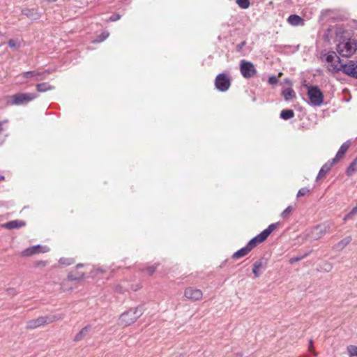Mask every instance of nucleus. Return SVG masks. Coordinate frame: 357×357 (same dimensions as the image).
I'll return each instance as SVG.
<instances>
[{
  "mask_svg": "<svg viewBox=\"0 0 357 357\" xmlns=\"http://www.w3.org/2000/svg\"><path fill=\"white\" fill-rule=\"evenodd\" d=\"M36 90L38 92L43 93L47 91H50L54 89V86L50 85L47 82H43L40 84H37L36 86Z\"/></svg>",
  "mask_w": 357,
  "mask_h": 357,
  "instance_id": "nucleus-20",
  "label": "nucleus"
},
{
  "mask_svg": "<svg viewBox=\"0 0 357 357\" xmlns=\"http://www.w3.org/2000/svg\"><path fill=\"white\" fill-rule=\"evenodd\" d=\"M5 179V177L3 176L0 175V181H3Z\"/></svg>",
  "mask_w": 357,
  "mask_h": 357,
  "instance_id": "nucleus-46",
  "label": "nucleus"
},
{
  "mask_svg": "<svg viewBox=\"0 0 357 357\" xmlns=\"http://www.w3.org/2000/svg\"><path fill=\"white\" fill-rule=\"evenodd\" d=\"M8 45L11 48H15V47H20V44L18 43L17 40H14V39H10L8 40Z\"/></svg>",
  "mask_w": 357,
  "mask_h": 357,
  "instance_id": "nucleus-35",
  "label": "nucleus"
},
{
  "mask_svg": "<svg viewBox=\"0 0 357 357\" xmlns=\"http://www.w3.org/2000/svg\"><path fill=\"white\" fill-rule=\"evenodd\" d=\"M307 96L312 105L319 107L324 102V94L317 86H307Z\"/></svg>",
  "mask_w": 357,
  "mask_h": 357,
  "instance_id": "nucleus-6",
  "label": "nucleus"
},
{
  "mask_svg": "<svg viewBox=\"0 0 357 357\" xmlns=\"http://www.w3.org/2000/svg\"><path fill=\"white\" fill-rule=\"evenodd\" d=\"M309 350L312 351L314 356H317V353L313 351V342L312 340L310 341Z\"/></svg>",
  "mask_w": 357,
  "mask_h": 357,
  "instance_id": "nucleus-41",
  "label": "nucleus"
},
{
  "mask_svg": "<svg viewBox=\"0 0 357 357\" xmlns=\"http://www.w3.org/2000/svg\"><path fill=\"white\" fill-rule=\"evenodd\" d=\"M157 266H158L157 264L149 266L146 267L145 268L142 269V271H146L149 275H152L154 273V272L155 271Z\"/></svg>",
  "mask_w": 357,
  "mask_h": 357,
  "instance_id": "nucleus-29",
  "label": "nucleus"
},
{
  "mask_svg": "<svg viewBox=\"0 0 357 357\" xmlns=\"http://www.w3.org/2000/svg\"><path fill=\"white\" fill-rule=\"evenodd\" d=\"M315 231H319V235L318 236V238H321V236H323L324 234H326L327 228L326 227L322 228V227L318 226L315 228Z\"/></svg>",
  "mask_w": 357,
  "mask_h": 357,
  "instance_id": "nucleus-32",
  "label": "nucleus"
},
{
  "mask_svg": "<svg viewBox=\"0 0 357 357\" xmlns=\"http://www.w3.org/2000/svg\"><path fill=\"white\" fill-rule=\"evenodd\" d=\"M335 163L333 162L332 160L331 162H328V163H326L324 164L321 169L319 170V173H318V175L317 176V180H319V179H321L324 177H325V176L327 174V173L331 170V169L332 168V167L335 165Z\"/></svg>",
  "mask_w": 357,
  "mask_h": 357,
  "instance_id": "nucleus-17",
  "label": "nucleus"
},
{
  "mask_svg": "<svg viewBox=\"0 0 357 357\" xmlns=\"http://www.w3.org/2000/svg\"><path fill=\"white\" fill-rule=\"evenodd\" d=\"M347 352L349 355V357H355L357 356V346L355 345H349L347 347Z\"/></svg>",
  "mask_w": 357,
  "mask_h": 357,
  "instance_id": "nucleus-27",
  "label": "nucleus"
},
{
  "mask_svg": "<svg viewBox=\"0 0 357 357\" xmlns=\"http://www.w3.org/2000/svg\"><path fill=\"white\" fill-rule=\"evenodd\" d=\"M278 222L271 224L266 229L252 238L245 247L234 252L232 255V258L239 259L246 256L258 244L264 242L268 237V236L278 227Z\"/></svg>",
  "mask_w": 357,
  "mask_h": 357,
  "instance_id": "nucleus-1",
  "label": "nucleus"
},
{
  "mask_svg": "<svg viewBox=\"0 0 357 357\" xmlns=\"http://www.w3.org/2000/svg\"><path fill=\"white\" fill-rule=\"evenodd\" d=\"M84 276V273H82L80 275H79L77 277H74L72 273H69L68 275V279H70L71 280H77L82 279Z\"/></svg>",
  "mask_w": 357,
  "mask_h": 357,
  "instance_id": "nucleus-37",
  "label": "nucleus"
},
{
  "mask_svg": "<svg viewBox=\"0 0 357 357\" xmlns=\"http://www.w3.org/2000/svg\"><path fill=\"white\" fill-rule=\"evenodd\" d=\"M302 259H303V256L302 257H299L291 258L289 259V263L292 264H294V263H295L296 261H298L301 260Z\"/></svg>",
  "mask_w": 357,
  "mask_h": 357,
  "instance_id": "nucleus-40",
  "label": "nucleus"
},
{
  "mask_svg": "<svg viewBox=\"0 0 357 357\" xmlns=\"http://www.w3.org/2000/svg\"><path fill=\"white\" fill-rule=\"evenodd\" d=\"M357 172V156L353 160V162L350 164L347 169V175L350 176L353 175L355 172Z\"/></svg>",
  "mask_w": 357,
  "mask_h": 357,
  "instance_id": "nucleus-24",
  "label": "nucleus"
},
{
  "mask_svg": "<svg viewBox=\"0 0 357 357\" xmlns=\"http://www.w3.org/2000/svg\"><path fill=\"white\" fill-rule=\"evenodd\" d=\"M294 116V112L292 109H283L280 112V117L282 119L288 120Z\"/></svg>",
  "mask_w": 357,
  "mask_h": 357,
  "instance_id": "nucleus-25",
  "label": "nucleus"
},
{
  "mask_svg": "<svg viewBox=\"0 0 357 357\" xmlns=\"http://www.w3.org/2000/svg\"><path fill=\"white\" fill-rule=\"evenodd\" d=\"M357 49V44L354 40H349L337 45V53L343 57H349L353 55Z\"/></svg>",
  "mask_w": 357,
  "mask_h": 357,
  "instance_id": "nucleus-5",
  "label": "nucleus"
},
{
  "mask_svg": "<svg viewBox=\"0 0 357 357\" xmlns=\"http://www.w3.org/2000/svg\"><path fill=\"white\" fill-rule=\"evenodd\" d=\"M246 44V42L245 41H243L241 42V43L238 44L236 45V50L237 51L240 52L242 50L243 47Z\"/></svg>",
  "mask_w": 357,
  "mask_h": 357,
  "instance_id": "nucleus-39",
  "label": "nucleus"
},
{
  "mask_svg": "<svg viewBox=\"0 0 357 357\" xmlns=\"http://www.w3.org/2000/svg\"><path fill=\"white\" fill-rule=\"evenodd\" d=\"M287 22L292 26L303 25L304 20L297 15H291L287 18Z\"/></svg>",
  "mask_w": 357,
  "mask_h": 357,
  "instance_id": "nucleus-18",
  "label": "nucleus"
},
{
  "mask_svg": "<svg viewBox=\"0 0 357 357\" xmlns=\"http://www.w3.org/2000/svg\"><path fill=\"white\" fill-rule=\"evenodd\" d=\"M90 330V326L84 327L74 337L75 342H79L84 338Z\"/></svg>",
  "mask_w": 357,
  "mask_h": 357,
  "instance_id": "nucleus-22",
  "label": "nucleus"
},
{
  "mask_svg": "<svg viewBox=\"0 0 357 357\" xmlns=\"http://www.w3.org/2000/svg\"><path fill=\"white\" fill-rule=\"evenodd\" d=\"M22 13L23 15H26L29 18L34 20L37 19L39 17L38 10L35 8H24L22 10Z\"/></svg>",
  "mask_w": 357,
  "mask_h": 357,
  "instance_id": "nucleus-19",
  "label": "nucleus"
},
{
  "mask_svg": "<svg viewBox=\"0 0 357 357\" xmlns=\"http://www.w3.org/2000/svg\"><path fill=\"white\" fill-rule=\"evenodd\" d=\"M240 70L242 75L245 78H250L254 77L257 70L252 62L246 61L245 60H242L240 64Z\"/></svg>",
  "mask_w": 357,
  "mask_h": 357,
  "instance_id": "nucleus-9",
  "label": "nucleus"
},
{
  "mask_svg": "<svg viewBox=\"0 0 357 357\" xmlns=\"http://www.w3.org/2000/svg\"><path fill=\"white\" fill-rule=\"evenodd\" d=\"M278 82V79L275 76H271L268 78V83L271 85L276 84Z\"/></svg>",
  "mask_w": 357,
  "mask_h": 357,
  "instance_id": "nucleus-38",
  "label": "nucleus"
},
{
  "mask_svg": "<svg viewBox=\"0 0 357 357\" xmlns=\"http://www.w3.org/2000/svg\"><path fill=\"white\" fill-rule=\"evenodd\" d=\"M309 192H310V189H308L307 188H302L298 190V192L297 193V197L304 196V195H307Z\"/></svg>",
  "mask_w": 357,
  "mask_h": 357,
  "instance_id": "nucleus-33",
  "label": "nucleus"
},
{
  "mask_svg": "<svg viewBox=\"0 0 357 357\" xmlns=\"http://www.w3.org/2000/svg\"><path fill=\"white\" fill-rule=\"evenodd\" d=\"M293 210V208L292 206H289L286 209H284L282 213H281V217L283 218V219H286L287 218H289V216L290 215V214L291 213V211Z\"/></svg>",
  "mask_w": 357,
  "mask_h": 357,
  "instance_id": "nucleus-30",
  "label": "nucleus"
},
{
  "mask_svg": "<svg viewBox=\"0 0 357 357\" xmlns=\"http://www.w3.org/2000/svg\"><path fill=\"white\" fill-rule=\"evenodd\" d=\"M26 225L25 221L22 220H14L1 225V227L12 230L14 229H19Z\"/></svg>",
  "mask_w": 357,
  "mask_h": 357,
  "instance_id": "nucleus-14",
  "label": "nucleus"
},
{
  "mask_svg": "<svg viewBox=\"0 0 357 357\" xmlns=\"http://www.w3.org/2000/svg\"><path fill=\"white\" fill-rule=\"evenodd\" d=\"M353 216L349 213L348 214H347L344 218H343V220L344 221H347V220H349L352 218Z\"/></svg>",
  "mask_w": 357,
  "mask_h": 357,
  "instance_id": "nucleus-43",
  "label": "nucleus"
},
{
  "mask_svg": "<svg viewBox=\"0 0 357 357\" xmlns=\"http://www.w3.org/2000/svg\"><path fill=\"white\" fill-rule=\"evenodd\" d=\"M236 3L242 9H247L250 5V0H236Z\"/></svg>",
  "mask_w": 357,
  "mask_h": 357,
  "instance_id": "nucleus-28",
  "label": "nucleus"
},
{
  "mask_svg": "<svg viewBox=\"0 0 357 357\" xmlns=\"http://www.w3.org/2000/svg\"><path fill=\"white\" fill-rule=\"evenodd\" d=\"M184 296L190 301H199L202 298L203 293L202 291L195 287H188L184 291Z\"/></svg>",
  "mask_w": 357,
  "mask_h": 357,
  "instance_id": "nucleus-10",
  "label": "nucleus"
},
{
  "mask_svg": "<svg viewBox=\"0 0 357 357\" xmlns=\"http://www.w3.org/2000/svg\"><path fill=\"white\" fill-rule=\"evenodd\" d=\"M344 74L357 79V61H349L344 66Z\"/></svg>",
  "mask_w": 357,
  "mask_h": 357,
  "instance_id": "nucleus-13",
  "label": "nucleus"
},
{
  "mask_svg": "<svg viewBox=\"0 0 357 357\" xmlns=\"http://www.w3.org/2000/svg\"><path fill=\"white\" fill-rule=\"evenodd\" d=\"M282 95L287 101L291 100L296 97V93L291 88H287L282 91Z\"/></svg>",
  "mask_w": 357,
  "mask_h": 357,
  "instance_id": "nucleus-21",
  "label": "nucleus"
},
{
  "mask_svg": "<svg viewBox=\"0 0 357 357\" xmlns=\"http://www.w3.org/2000/svg\"><path fill=\"white\" fill-rule=\"evenodd\" d=\"M47 1H49V2H55V1H56L57 0H47Z\"/></svg>",
  "mask_w": 357,
  "mask_h": 357,
  "instance_id": "nucleus-47",
  "label": "nucleus"
},
{
  "mask_svg": "<svg viewBox=\"0 0 357 357\" xmlns=\"http://www.w3.org/2000/svg\"><path fill=\"white\" fill-rule=\"evenodd\" d=\"M351 236H348L335 244L332 248L335 251H341L351 243Z\"/></svg>",
  "mask_w": 357,
  "mask_h": 357,
  "instance_id": "nucleus-16",
  "label": "nucleus"
},
{
  "mask_svg": "<svg viewBox=\"0 0 357 357\" xmlns=\"http://www.w3.org/2000/svg\"><path fill=\"white\" fill-rule=\"evenodd\" d=\"M349 213L354 216L355 214L357 213V206H356L355 207H354L351 211L349 212Z\"/></svg>",
  "mask_w": 357,
  "mask_h": 357,
  "instance_id": "nucleus-42",
  "label": "nucleus"
},
{
  "mask_svg": "<svg viewBox=\"0 0 357 357\" xmlns=\"http://www.w3.org/2000/svg\"><path fill=\"white\" fill-rule=\"evenodd\" d=\"M231 86V79L226 73L218 74L215 79V86L221 92L227 91Z\"/></svg>",
  "mask_w": 357,
  "mask_h": 357,
  "instance_id": "nucleus-7",
  "label": "nucleus"
},
{
  "mask_svg": "<svg viewBox=\"0 0 357 357\" xmlns=\"http://www.w3.org/2000/svg\"><path fill=\"white\" fill-rule=\"evenodd\" d=\"M8 121L7 120H5V121H0V132H2L3 130V125L6 123H7Z\"/></svg>",
  "mask_w": 357,
  "mask_h": 357,
  "instance_id": "nucleus-44",
  "label": "nucleus"
},
{
  "mask_svg": "<svg viewBox=\"0 0 357 357\" xmlns=\"http://www.w3.org/2000/svg\"><path fill=\"white\" fill-rule=\"evenodd\" d=\"M64 317L63 314H56L47 316L48 324L53 323L56 321L62 320Z\"/></svg>",
  "mask_w": 357,
  "mask_h": 357,
  "instance_id": "nucleus-26",
  "label": "nucleus"
},
{
  "mask_svg": "<svg viewBox=\"0 0 357 357\" xmlns=\"http://www.w3.org/2000/svg\"><path fill=\"white\" fill-rule=\"evenodd\" d=\"M108 32H102L98 37V39L96 40V42L100 43L105 40L109 36Z\"/></svg>",
  "mask_w": 357,
  "mask_h": 357,
  "instance_id": "nucleus-34",
  "label": "nucleus"
},
{
  "mask_svg": "<svg viewBox=\"0 0 357 357\" xmlns=\"http://www.w3.org/2000/svg\"><path fill=\"white\" fill-rule=\"evenodd\" d=\"M142 314V310L138 307L130 309L121 314L119 318L118 324L122 327H127L135 323Z\"/></svg>",
  "mask_w": 357,
  "mask_h": 357,
  "instance_id": "nucleus-2",
  "label": "nucleus"
},
{
  "mask_svg": "<svg viewBox=\"0 0 357 357\" xmlns=\"http://www.w3.org/2000/svg\"><path fill=\"white\" fill-rule=\"evenodd\" d=\"M84 265L82 264H78L76 267L77 268H79V267H82Z\"/></svg>",
  "mask_w": 357,
  "mask_h": 357,
  "instance_id": "nucleus-45",
  "label": "nucleus"
},
{
  "mask_svg": "<svg viewBox=\"0 0 357 357\" xmlns=\"http://www.w3.org/2000/svg\"><path fill=\"white\" fill-rule=\"evenodd\" d=\"M351 145V143L349 141H347L346 142L343 143L340 148L339 149L337 153H336L334 158L332 159V161L335 163H336L337 161L343 158L344 154L349 149V146Z\"/></svg>",
  "mask_w": 357,
  "mask_h": 357,
  "instance_id": "nucleus-15",
  "label": "nucleus"
},
{
  "mask_svg": "<svg viewBox=\"0 0 357 357\" xmlns=\"http://www.w3.org/2000/svg\"><path fill=\"white\" fill-rule=\"evenodd\" d=\"M327 62V69L333 73H337L342 70L344 72V64L341 63L340 59L337 56L335 52H329L326 56Z\"/></svg>",
  "mask_w": 357,
  "mask_h": 357,
  "instance_id": "nucleus-3",
  "label": "nucleus"
},
{
  "mask_svg": "<svg viewBox=\"0 0 357 357\" xmlns=\"http://www.w3.org/2000/svg\"><path fill=\"white\" fill-rule=\"evenodd\" d=\"M37 97V94L33 93H19L10 96L8 100V103L10 105H26Z\"/></svg>",
  "mask_w": 357,
  "mask_h": 357,
  "instance_id": "nucleus-4",
  "label": "nucleus"
},
{
  "mask_svg": "<svg viewBox=\"0 0 357 357\" xmlns=\"http://www.w3.org/2000/svg\"><path fill=\"white\" fill-rule=\"evenodd\" d=\"M263 261L261 259L260 260H258V261H256L254 264H253V268H252V273H254L255 276L256 278H258L259 277L260 275V273H259V269H261V268H263Z\"/></svg>",
  "mask_w": 357,
  "mask_h": 357,
  "instance_id": "nucleus-23",
  "label": "nucleus"
},
{
  "mask_svg": "<svg viewBox=\"0 0 357 357\" xmlns=\"http://www.w3.org/2000/svg\"><path fill=\"white\" fill-rule=\"evenodd\" d=\"M45 324H49L47 316L39 317L37 319L29 321L26 323V328L28 330H33Z\"/></svg>",
  "mask_w": 357,
  "mask_h": 357,
  "instance_id": "nucleus-12",
  "label": "nucleus"
},
{
  "mask_svg": "<svg viewBox=\"0 0 357 357\" xmlns=\"http://www.w3.org/2000/svg\"><path fill=\"white\" fill-rule=\"evenodd\" d=\"M59 263L61 264H63V265H66V266H68V265H71L74 263V260L71 258H61L59 259Z\"/></svg>",
  "mask_w": 357,
  "mask_h": 357,
  "instance_id": "nucleus-31",
  "label": "nucleus"
},
{
  "mask_svg": "<svg viewBox=\"0 0 357 357\" xmlns=\"http://www.w3.org/2000/svg\"><path fill=\"white\" fill-rule=\"evenodd\" d=\"M50 71L49 70L45 71H39V70H32L22 73L20 76L22 78L30 79V80H36V81H41L44 80L47 77V75L50 74Z\"/></svg>",
  "mask_w": 357,
  "mask_h": 357,
  "instance_id": "nucleus-8",
  "label": "nucleus"
},
{
  "mask_svg": "<svg viewBox=\"0 0 357 357\" xmlns=\"http://www.w3.org/2000/svg\"><path fill=\"white\" fill-rule=\"evenodd\" d=\"M49 250L47 247H43L39 245L29 247L23 250L21 255L24 257H30L38 253L47 252Z\"/></svg>",
  "mask_w": 357,
  "mask_h": 357,
  "instance_id": "nucleus-11",
  "label": "nucleus"
},
{
  "mask_svg": "<svg viewBox=\"0 0 357 357\" xmlns=\"http://www.w3.org/2000/svg\"><path fill=\"white\" fill-rule=\"evenodd\" d=\"M121 18V15L118 13H115L112 15L107 20V22H115L119 20Z\"/></svg>",
  "mask_w": 357,
  "mask_h": 357,
  "instance_id": "nucleus-36",
  "label": "nucleus"
}]
</instances>
